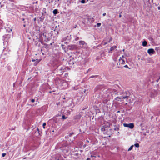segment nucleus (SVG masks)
Segmentation results:
<instances>
[{
	"mask_svg": "<svg viewBox=\"0 0 160 160\" xmlns=\"http://www.w3.org/2000/svg\"><path fill=\"white\" fill-rule=\"evenodd\" d=\"M26 157H25V158H23V159H26Z\"/></svg>",
	"mask_w": 160,
	"mask_h": 160,
	"instance_id": "obj_62",
	"label": "nucleus"
},
{
	"mask_svg": "<svg viewBox=\"0 0 160 160\" xmlns=\"http://www.w3.org/2000/svg\"><path fill=\"white\" fill-rule=\"evenodd\" d=\"M87 91H88V90H87L85 89L84 90V93H85V95H86L88 93V92H86Z\"/></svg>",
	"mask_w": 160,
	"mask_h": 160,
	"instance_id": "obj_31",
	"label": "nucleus"
},
{
	"mask_svg": "<svg viewBox=\"0 0 160 160\" xmlns=\"http://www.w3.org/2000/svg\"><path fill=\"white\" fill-rule=\"evenodd\" d=\"M101 25V23H98L97 24V27H99L100 25Z\"/></svg>",
	"mask_w": 160,
	"mask_h": 160,
	"instance_id": "obj_33",
	"label": "nucleus"
},
{
	"mask_svg": "<svg viewBox=\"0 0 160 160\" xmlns=\"http://www.w3.org/2000/svg\"><path fill=\"white\" fill-rule=\"evenodd\" d=\"M44 17H43L42 16L41 17L39 18L40 21H41V22H42V21L44 20Z\"/></svg>",
	"mask_w": 160,
	"mask_h": 160,
	"instance_id": "obj_24",
	"label": "nucleus"
},
{
	"mask_svg": "<svg viewBox=\"0 0 160 160\" xmlns=\"http://www.w3.org/2000/svg\"><path fill=\"white\" fill-rule=\"evenodd\" d=\"M103 43H104L103 45H106L107 43V42H104Z\"/></svg>",
	"mask_w": 160,
	"mask_h": 160,
	"instance_id": "obj_41",
	"label": "nucleus"
},
{
	"mask_svg": "<svg viewBox=\"0 0 160 160\" xmlns=\"http://www.w3.org/2000/svg\"><path fill=\"white\" fill-rule=\"evenodd\" d=\"M67 117H66L64 115H63L62 117V119H65L67 118Z\"/></svg>",
	"mask_w": 160,
	"mask_h": 160,
	"instance_id": "obj_27",
	"label": "nucleus"
},
{
	"mask_svg": "<svg viewBox=\"0 0 160 160\" xmlns=\"http://www.w3.org/2000/svg\"><path fill=\"white\" fill-rule=\"evenodd\" d=\"M42 131H40L38 128L35 130V134L36 136L38 137L39 136H41L42 135Z\"/></svg>",
	"mask_w": 160,
	"mask_h": 160,
	"instance_id": "obj_7",
	"label": "nucleus"
},
{
	"mask_svg": "<svg viewBox=\"0 0 160 160\" xmlns=\"http://www.w3.org/2000/svg\"><path fill=\"white\" fill-rule=\"evenodd\" d=\"M67 102L69 103V105H68V106H70L72 105V100L71 99H69L67 101Z\"/></svg>",
	"mask_w": 160,
	"mask_h": 160,
	"instance_id": "obj_14",
	"label": "nucleus"
},
{
	"mask_svg": "<svg viewBox=\"0 0 160 160\" xmlns=\"http://www.w3.org/2000/svg\"><path fill=\"white\" fill-rule=\"evenodd\" d=\"M91 157H94V156H93L92 155H91Z\"/></svg>",
	"mask_w": 160,
	"mask_h": 160,
	"instance_id": "obj_55",
	"label": "nucleus"
},
{
	"mask_svg": "<svg viewBox=\"0 0 160 160\" xmlns=\"http://www.w3.org/2000/svg\"><path fill=\"white\" fill-rule=\"evenodd\" d=\"M23 26L24 27H25L26 26V25H25V24H24V25H23Z\"/></svg>",
	"mask_w": 160,
	"mask_h": 160,
	"instance_id": "obj_53",
	"label": "nucleus"
},
{
	"mask_svg": "<svg viewBox=\"0 0 160 160\" xmlns=\"http://www.w3.org/2000/svg\"><path fill=\"white\" fill-rule=\"evenodd\" d=\"M112 40V38H111L109 41L108 42L110 43L111 42V41Z\"/></svg>",
	"mask_w": 160,
	"mask_h": 160,
	"instance_id": "obj_44",
	"label": "nucleus"
},
{
	"mask_svg": "<svg viewBox=\"0 0 160 160\" xmlns=\"http://www.w3.org/2000/svg\"><path fill=\"white\" fill-rule=\"evenodd\" d=\"M157 8H158V10H160V6H158Z\"/></svg>",
	"mask_w": 160,
	"mask_h": 160,
	"instance_id": "obj_39",
	"label": "nucleus"
},
{
	"mask_svg": "<svg viewBox=\"0 0 160 160\" xmlns=\"http://www.w3.org/2000/svg\"><path fill=\"white\" fill-rule=\"evenodd\" d=\"M133 145H132L128 149V151H130L133 148Z\"/></svg>",
	"mask_w": 160,
	"mask_h": 160,
	"instance_id": "obj_26",
	"label": "nucleus"
},
{
	"mask_svg": "<svg viewBox=\"0 0 160 160\" xmlns=\"http://www.w3.org/2000/svg\"><path fill=\"white\" fill-rule=\"evenodd\" d=\"M108 95L106 93H102L101 95V94L98 93L96 94V97L98 98L99 100H102L104 104H106L109 100L108 97Z\"/></svg>",
	"mask_w": 160,
	"mask_h": 160,
	"instance_id": "obj_1",
	"label": "nucleus"
},
{
	"mask_svg": "<svg viewBox=\"0 0 160 160\" xmlns=\"http://www.w3.org/2000/svg\"><path fill=\"white\" fill-rule=\"evenodd\" d=\"M117 48V47L115 46H113L112 47H111L110 50L108 51V52L110 53H111L112 52L115 50Z\"/></svg>",
	"mask_w": 160,
	"mask_h": 160,
	"instance_id": "obj_8",
	"label": "nucleus"
},
{
	"mask_svg": "<svg viewBox=\"0 0 160 160\" xmlns=\"http://www.w3.org/2000/svg\"><path fill=\"white\" fill-rule=\"evenodd\" d=\"M142 124H141L140 125H142Z\"/></svg>",
	"mask_w": 160,
	"mask_h": 160,
	"instance_id": "obj_64",
	"label": "nucleus"
},
{
	"mask_svg": "<svg viewBox=\"0 0 160 160\" xmlns=\"http://www.w3.org/2000/svg\"><path fill=\"white\" fill-rule=\"evenodd\" d=\"M121 17H122V15L121 14H120L119 15V18H120Z\"/></svg>",
	"mask_w": 160,
	"mask_h": 160,
	"instance_id": "obj_47",
	"label": "nucleus"
},
{
	"mask_svg": "<svg viewBox=\"0 0 160 160\" xmlns=\"http://www.w3.org/2000/svg\"><path fill=\"white\" fill-rule=\"evenodd\" d=\"M46 125V123L44 122L42 126L44 128H45V126Z\"/></svg>",
	"mask_w": 160,
	"mask_h": 160,
	"instance_id": "obj_34",
	"label": "nucleus"
},
{
	"mask_svg": "<svg viewBox=\"0 0 160 160\" xmlns=\"http://www.w3.org/2000/svg\"><path fill=\"white\" fill-rule=\"evenodd\" d=\"M63 99H65V97H63Z\"/></svg>",
	"mask_w": 160,
	"mask_h": 160,
	"instance_id": "obj_60",
	"label": "nucleus"
},
{
	"mask_svg": "<svg viewBox=\"0 0 160 160\" xmlns=\"http://www.w3.org/2000/svg\"><path fill=\"white\" fill-rule=\"evenodd\" d=\"M134 145L136 147H139V144L138 143H136L134 144Z\"/></svg>",
	"mask_w": 160,
	"mask_h": 160,
	"instance_id": "obj_28",
	"label": "nucleus"
},
{
	"mask_svg": "<svg viewBox=\"0 0 160 160\" xmlns=\"http://www.w3.org/2000/svg\"><path fill=\"white\" fill-rule=\"evenodd\" d=\"M43 36H45L44 33H43ZM45 37H46V35H45Z\"/></svg>",
	"mask_w": 160,
	"mask_h": 160,
	"instance_id": "obj_58",
	"label": "nucleus"
},
{
	"mask_svg": "<svg viewBox=\"0 0 160 160\" xmlns=\"http://www.w3.org/2000/svg\"><path fill=\"white\" fill-rule=\"evenodd\" d=\"M68 48L70 50H76L79 49V47L76 45H70L68 46Z\"/></svg>",
	"mask_w": 160,
	"mask_h": 160,
	"instance_id": "obj_5",
	"label": "nucleus"
},
{
	"mask_svg": "<svg viewBox=\"0 0 160 160\" xmlns=\"http://www.w3.org/2000/svg\"><path fill=\"white\" fill-rule=\"evenodd\" d=\"M155 51L153 49H149L148 50V52L150 55H152L154 53Z\"/></svg>",
	"mask_w": 160,
	"mask_h": 160,
	"instance_id": "obj_10",
	"label": "nucleus"
},
{
	"mask_svg": "<svg viewBox=\"0 0 160 160\" xmlns=\"http://www.w3.org/2000/svg\"><path fill=\"white\" fill-rule=\"evenodd\" d=\"M159 79H160V77H159V79H158V80H157L156 81L157 82H158V81Z\"/></svg>",
	"mask_w": 160,
	"mask_h": 160,
	"instance_id": "obj_49",
	"label": "nucleus"
},
{
	"mask_svg": "<svg viewBox=\"0 0 160 160\" xmlns=\"http://www.w3.org/2000/svg\"><path fill=\"white\" fill-rule=\"evenodd\" d=\"M158 49H159V48H155V50H157V51H158Z\"/></svg>",
	"mask_w": 160,
	"mask_h": 160,
	"instance_id": "obj_42",
	"label": "nucleus"
},
{
	"mask_svg": "<svg viewBox=\"0 0 160 160\" xmlns=\"http://www.w3.org/2000/svg\"><path fill=\"white\" fill-rule=\"evenodd\" d=\"M117 67L118 68H122V66H121L120 65H119V63H117Z\"/></svg>",
	"mask_w": 160,
	"mask_h": 160,
	"instance_id": "obj_22",
	"label": "nucleus"
},
{
	"mask_svg": "<svg viewBox=\"0 0 160 160\" xmlns=\"http://www.w3.org/2000/svg\"><path fill=\"white\" fill-rule=\"evenodd\" d=\"M91 70V68H90L88 70V71L89 72V71H90Z\"/></svg>",
	"mask_w": 160,
	"mask_h": 160,
	"instance_id": "obj_51",
	"label": "nucleus"
},
{
	"mask_svg": "<svg viewBox=\"0 0 160 160\" xmlns=\"http://www.w3.org/2000/svg\"><path fill=\"white\" fill-rule=\"evenodd\" d=\"M122 57L124 58V57L123 55L122 56Z\"/></svg>",
	"mask_w": 160,
	"mask_h": 160,
	"instance_id": "obj_57",
	"label": "nucleus"
},
{
	"mask_svg": "<svg viewBox=\"0 0 160 160\" xmlns=\"http://www.w3.org/2000/svg\"><path fill=\"white\" fill-rule=\"evenodd\" d=\"M68 42H64V44H66L67 45V44H68Z\"/></svg>",
	"mask_w": 160,
	"mask_h": 160,
	"instance_id": "obj_40",
	"label": "nucleus"
},
{
	"mask_svg": "<svg viewBox=\"0 0 160 160\" xmlns=\"http://www.w3.org/2000/svg\"><path fill=\"white\" fill-rule=\"evenodd\" d=\"M6 155V154L5 153H3L2 154V156L3 157H4Z\"/></svg>",
	"mask_w": 160,
	"mask_h": 160,
	"instance_id": "obj_35",
	"label": "nucleus"
},
{
	"mask_svg": "<svg viewBox=\"0 0 160 160\" xmlns=\"http://www.w3.org/2000/svg\"><path fill=\"white\" fill-rule=\"evenodd\" d=\"M31 102H35V99H32L31 100Z\"/></svg>",
	"mask_w": 160,
	"mask_h": 160,
	"instance_id": "obj_38",
	"label": "nucleus"
},
{
	"mask_svg": "<svg viewBox=\"0 0 160 160\" xmlns=\"http://www.w3.org/2000/svg\"><path fill=\"white\" fill-rule=\"evenodd\" d=\"M32 62H35L36 61V60L35 59H33L32 60Z\"/></svg>",
	"mask_w": 160,
	"mask_h": 160,
	"instance_id": "obj_48",
	"label": "nucleus"
},
{
	"mask_svg": "<svg viewBox=\"0 0 160 160\" xmlns=\"http://www.w3.org/2000/svg\"><path fill=\"white\" fill-rule=\"evenodd\" d=\"M67 112L68 113L70 114V111H69V110H67Z\"/></svg>",
	"mask_w": 160,
	"mask_h": 160,
	"instance_id": "obj_45",
	"label": "nucleus"
},
{
	"mask_svg": "<svg viewBox=\"0 0 160 160\" xmlns=\"http://www.w3.org/2000/svg\"><path fill=\"white\" fill-rule=\"evenodd\" d=\"M113 91L114 92V93L115 94H117L118 93V92H117V90L115 89L113 90Z\"/></svg>",
	"mask_w": 160,
	"mask_h": 160,
	"instance_id": "obj_29",
	"label": "nucleus"
},
{
	"mask_svg": "<svg viewBox=\"0 0 160 160\" xmlns=\"http://www.w3.org/2000/svg\"><path fill=\"white\" fill-rule=\"evenodd\" d=\"M79 37H76L75 38V40L76 41H77V40H79Z\"/></svg>",
	"mask_w": 160,
	"mask_h": 160,
	"instance_id": "obj_37",
	"label": "nucleus"
},
{
	"mask_svg": "<svg viewBox=\"0 0 160 160\" xmlns=\"http://www.w3.org/2000/svg\"><path fill=\"white\" fill-rule=\"evenodd\" d=\"M11 31H12V29H10V31H8V32H10Z\"/></svg>",
	"mask_w": 160,
	"mask_h": 160,
	"instance_id": "obj_52",
	"label": "nucleus"
},
{
	"mask_svg": "<svg viewBox=\"0 0 160 160\" xmlns=\"http://www.w3.org/2000/svg\"><path fill=\"white\" fill-rule=\"evenodd\" d=\"M59 12L57 9H54L53 11V13L55 15H56Z\"/></svg>",
	"mask_w": 160,
	"mask_h": 160,
	"instance_id": "obj_16",
	"label": "nucleus"
},
{
	"mask_svg": "<svg viewBox=\"0 0 160 160\" xmlns=\"http://www.w3.org/2000/svg\"><path fill=\"white\" fill-rule=\"evenodd\" d=\"M123 125L124 127H128L130 129H132L134 127V125L133 123H123Z\"/></svg>",
	"mask_w": 160,
	"mask_h": 160,
	"instance_id": "obj_6",
	"label": "nucleus"
},
{
	"mask_svg": "<svg viewBox=\"0 0 160 160\" xmlns=\"http://www.w3.org/2000/svg\"><path fill=\"white\" fill-rule=\"evenodd\" d=\"M120 95H122V96L121 97H117L115 99L117 100V99L119 98L122 99V100L123 99H128V98L129 97L130 93L128 91H126L123 92H120Z\"/></svg>",
	"mask_w": 160,
	"mask_h": 160,
	"instance_id": "obj_2",
	"label": "nucleus"
},
{
	"mask_svg": "<svg viewBox=\"0 0 160 160\" xmlns=\"http://www.w3.org/2000/svg\"><path fill=\"white\" fill-rule=\"evenodd\" d=\"M118 63H119V65H120L121 64H124L125 63V62L123 59L121 57H120L119 59Z\"/></svg>",
	"mask_w": 160,
	"mask_h": 160,
	"instance_id": "obj_11",
	"label": "nucleus"
},
{
	"mask_svg": "<svg viewBox=\"0 0 160 160\" xmlns=\"http://www.w3.org/2000/svg\"><path fill=\"white\" fill-rule=\"evenodd\" d=\"M101 130L102 131L104 132L105 131V127L103 126L101 128Z\"/></svg>",
	"mask_w": 160,
	"mask_h": 160,
	"instance_id": "obj_23",
	"label": "nucleus"
},
{
	"mask_svg": "<svg viewBox=\"0 0 160 160\" xmlns=\"http://www.w3.org/2000/svg\"><path fill=\"white\" fill-rule=\"evenodd\" d=\"M147 45V42L146 41H144L142 42V45L145 47Z\"/></svg>",
	"mask_w": 160,
	"mask_h": 160,
	"instance_id": "obj_17",
	"label": "nucleus"
},
{
	"mask_svg": "<svg viewBox=\"0 0 160 160\" xmlns=\"http://www.w3.org/2000/svg\"><path fill=\"white\" fill-rule=\"evenodd\" d=\"M67 40L68 41H69L71 39V35L68 36L67 37Z\"/></svg>",
	"mask_w": 160,
	"mask_h": 160,
	"instance_id": "obj_19",
	"label": "nucleus"
},
{
	"mask_svg": "<svg viewBox=\"0 0 160 160\" xmlns=\"http://www.w3.org/2000/svg\"><path fill=\"white\" fill-rule=\"evenodd\" d=\"M85 146H86V145H85L84 146V147H85Z\"/></svg>",
	"mask_w": 160,
	"mask_h": 160,
	"instance_id": "obj_63",
	"label": "nucleus"
},
{
	"mask_svg": "<svg viewBox=\"0 0 160 160\" xmlns=\"http://www.w3.org/2000/svg\"><path fill=\"white\" fill-rule=\"evenodd\" d=\"M124 67H125V68H128L129 69H130V68H129L128 67V66L127 65H125L124 66Z\"/></svg>",
	"mask_w": 160,
	"mask_h": 160,
	"instance_id": "obj_36",
	"label": "nucleus"
},
{
	"mask_svg": "<svg viewBox=\"0 0 160 160\" xmlns=\"http://www.w3.org/2000/svg\"><path fill=\"white\" fill-rule=\"evenodd\" d=\"M55 82L56 85L58 87L63 86L64 84L66 83L64 80L59 79L58 78H56L55 79Z\"/></svg>",
	"mask_w": 160,
	"mask_h": 160,
	"instance_id": "obj_4",
	"label": "nucleus"
},
{
	"mask_svg": "<svg viewBox=\"0 0 160 160\" xmlns=\"http://www.w3.org/2000/svg\"><path fill=\"white\" fill-rule=\"evenodd\" d=\"M114 130L115 131H118L119 129V125H115L114 126Z\"/></svg>",
	"mask_w": 160,
	"mask_h": 160,
	"instance_id": "obj_13",
	"label": "nucleus"
},
{
	"mask_svg": "<svg viewBox=\"0 0 160 160\" xmlns=\"http://www.w3.org/2000/svg\"><path fill=\"white\" fill-rule=\"evenodd\" d=\"M117 112L119 113V112H120V111H118Z\"/></svg>",
	"mask_w": 160,
	"mask_h": 160,
	"instance_id": "obj_54",
	"label": "nucleus"
},
{
	"mask_svg": "<svg viewBox=\"0 0 160 160\" xmlns=\"http://www.w3.org/2000/svg\"><path fill=\"white\" fill-rule=\"evenodd\" d=\"M37 61L35 62L34 63V66H36L38 63L40 61V60H38V59H36Z\"/></svg>",
	"mask_w": 160,
	"mask_h": 160,
	"instance_id": "obj_20",
	"label": "nucleus"
},
{
	"mask_svg": "<svg viewBox=\"0 0 160 160\" xmlns=\"http://www.w3.org/2000/svg\"><path fill=\"white\" fill-rule=\"evenodd\" d=\"M95 77V76H92L91 77V78H93V77Z\"/></svg>",
	"mask_w": 160,
	"mask_h": 160,
	"instance_id": "obj_50",
	"label": "nucleus"
},
{
	"mask_svg": "<svg viewBox=\"0 0 160 160\" xmlns=\"http://www.w3.org/2000/svg\"><path fill=\"white\" fill-rule=\"evenodd\" d=\"M52 33L53 34V33L55 34V37H56L57 35L58 34V31L56 30H54L53 31H52Z\"/></svg>",
	"mask_w": 160,
	"mask_h": 160,
	"instance_id": "obj_15",
	"label": "nucleus"
},
{
	"mask_svg": "<svg viewBox=\"0 0 160 160\" xmlns=\"http://www.w3.org/2000/svg\"><path fill=\"white\" fill-rule=\"evenodd\" d=\"M81 2L82 3H85V0H82Z\"/></svg>",
	"mask_w": 160,
	"mask_h": 160,
	"instance_id": "obj_30",
	"label": "nucleus"
},
{
	"mask_svg": "<svg viewBox=\"0 0 160 160\" xmlns=\"http://www.w3.org/2000/svg\"><path fill=\"white\" fill-rule=\"evenodd\" d=\"M46 9L45 8H44L43 9V10H42V11H43V12H44V13H46Z\"/></svg>",
	"mask_w": 160,
	"mask_h": 160,
	"instance_id": "obj_32",
	"label": "nucleus"
},
{
	"mask_svg": "<svg viewBox=\"0 0 160 160\" xmlns=\"http://www.w3.org/2000/svg\"><path fill=\"white\" fill-rule=\"evenodd\" d=\"M61 47H62V48L64 50H65L66 49V48L67 47L66 46L65 44H61Z\"/></svg>",
	"mask_w": 160,
	"mask_h": 160,
	"instance_id": "obj_18",
	"label": "nucleus"
},
{
	"mask_svg": "<svg viewBox=\"0 0 160 160\" xmlns=\"http://www.w3.org/2000/svg\"><path fill=\"white\" fill-rule=\"evenodd\" d=\"M85 44H86L85 43V42L84 41H80L79 42V45L81 46V47H83V46Z\"/></svg>",
	"mask_w": 160,
	"mask_h": 160,
	"instance_id": "obj_12",
	"label": "nucleus"
},
{
	"mask_svg": "<svg viewBox=\"0 0 160 160\" xmlns=\"http://www.w3.org/2000/svg\"><path fill=\"white\" fill-rule=\"evenodd\" d=\"M42 16L43 14V13H42Z\"/></svg>",
	"mask_w": 160,
	"mask_h": 160,
	"instance_id": "obj_61",
	"label": "nucleus"
},
{
	"mask_svg": "<svg viewBox=\"0 0 160 160\" xmlns=\"http://www.w3.org/2000/svg\"><path fill=\"white\" fill-rule=\"evenodd\" d=\"M74 134V133L73 132H72L69 133L68 134V136L69 137H71Z\"/></svg>",
	"mask_w": 160,
	"mask_h": 160,
	"instance_id": "obj_25",
	"label": "nucleus"
},
{
	"mask_svg": "<svg viewBox=\"0 0 160 160\" xmlns=\"http://www.w3.org/2000/svg\"><path fill=\"white\" fill-rule=\"evenodd\" d=\"M22 20H23V21H24V18H23L22 19Z\"/></svg>",
	"mask_w": 160,
	"mask_h": 160,
	"instance_id": "obj_59",
	"label": "nucleus"
},
{
	"mask_svg": "<svg viewBox=\"0 0 160 160\" xmlns=\"http://www.w3.org/2000/svg\"><path fill=\"white\" fill-rule=\"evenodd\" d=\"M65 68L64 67H62L59 69H58V71L60 72L61 73L65 72Z\"/></svg>",
	"mask_w": 160,
	"mask_h": 160,
	"instance_id": "obj_9",
	"label": "nucleus"
},
{
	"mask_svg": "<svg viewBox=\"0 0 160 160\" xmlns=\"http://www.w3.org/2000/svg\"><path fill=\"white\" fill-rule=\"evenodd\" d=\"M86 142H89V141L88 140H87Z\"/></svg>",
	"mask_w": 160,
	"mask_h": 160,
	"instance_id": "obj_56",
	"label": "nucleus"
},
{
	"mask_svg": "<svg viewBox=\"0 0 160 160\" xmlns=\"http://www.w3.org/2000/svg\"><path fill=\"white\" fill-rule=\"evenodd\" d=\"M104 90L103 87L102 85H97L94 89V92H97L96 94L98 93L101 94V95H102V94L103 93H105L103 92Z\"/></svg>",
	"mask_w": 160,
	"mask_h": 160,
	"instance_id": "obj_3",
	"label": "nucleus"
},
{
	"mask_svg": "<svg viewBox=\"0 0 160 160\" xmlns=\"http://www.w3.org/2000/svg\"><path fill=\"white\" fill-rule=\"evenodd\" d=\"M33 20L34 21H35L36 20V18H35L33 19Z\"/></svg>",
	"mask_w": 160,
	"mask_h": 160,
	"instance_id": "obj_46",
	"label": "nucleus"
},
{
	"mask_svg": "<svg viewBox=\"0 0 160 160\" xmlns=\"http://www.w3.org/2000/svg\"><path fill=\"white\" fill-rule=\"evenodd\" d=\"M106 15V13H104L102 14L103 16H105Z\"/></svg>",
	"mask_w": 160,
	"mask_h": 160,
	"instance_id": "obj_43",
	"label": "nucleus"
},
{
	"mask_svg": "<svg viewBox=\"0 0 160 160\" xmlns=\"http://www.w3.org/2000/svg\"><path fill=\"white\" fill-rule=\"evenodd\" d=\"M66 40H67V37H64V38H63L61 40V42H64V41H65Z\"/></svg>",
	"mask_w": 160,
	"mask_h": 160,
	"instance_id": "obj_21",
	"label": "nucleus"
}]
</instances>
